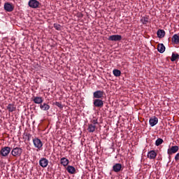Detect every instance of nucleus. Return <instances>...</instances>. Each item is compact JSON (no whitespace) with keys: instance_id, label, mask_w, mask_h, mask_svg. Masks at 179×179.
I'll return each mask as SVG.
<instances>
[{"instance_id":"obj_28","label":"nucleus","mask_w":179,"mask_h":179,"mask_svg":"<svg viewBox=\"0 0 179 179\" xmlns=\"http://www.w3.org/2000/svg\"><path fill=\"white\" fill-rule=\"evenodd\" d=\"M141 22L143 24H146L149 22V18L147 17H143L141 19Z\"/></svg>"},{"instance_id":"obj_3","label":"nucleus","mask_w":179,"mask_h":179,"mask_svg":"<svg viewBox=\"0 0 179 179\" xmlns=\"http://www.w3.org/2000/svg\"><path fill=\"white\" fill-rule=\"evenodd\" d=\"M10 150H12L10 147H3L0 150V155L3 156V157H6V156L10 153Z\"/></svg>"},{"instance_id":"obj_10","label":"nucleus","mask_w":179,"mask_h":179,"mask_svg":"<svg viewBox=\"0 0 179 179\" xmlns=\"http://www.w3.org/2000/svg\"><path fill=\"white\" fill-rule=\"evenodd\" d=\"M39 165L41 166V167L45 169V167L48 166V159H47V158H41L39 160Z\"/></svg>"},{"instance_id":"obj_22","label":"nucleus","mask_w":179,"mask_h":179,"mask_svg":"<svg viewBox=\"0 0 179 179\" xmlns=\"http://www.w3.org/2000/svg\"><path fill=\"white\" fill-rule=\"evenodd\" d=\"M87 131L88 132H90V133L94 132V131H96V125L93 124H88Z\"/></svg>"},{"instance_id":"obj_13","label":"nucleus","mask_w":179,"mask_h":179,"mask_svg":"<svg viewBox=\"0 0 179 179\" xmlns=\"http://www.w3.org/2000/svg\"><path fill=\"white\" fill-rule=\"evenodd\" d=\"M156 156H157V154L155 150H151L148 152L147 155V157H148V159H156Z\"/></svg>"},{"instance_id":"obj_4","label":"nucleus","mask_w":179,"mask_h":179,"mask_svg":"<svg viewBox=\"0 0 179 179\" xmlns=\"http://www.w3.org/2000/svg\"><path fill=\"white\" fill-rule=\"evenodd\" d=\"M104 91L103 90H96L94 92H93V99H103V97H104Z\"/></svg>"},{"instance_id":"obj_16","label":"nucleus","mask_w":179,"mask_h":179,"mask_svg":"<svg viewBox=\"0 0 179 179\" xmlns=\"http://www.w3.org/2000/svg\"><path fill=\"white\" fill-rule=\"evenodd\" d=\"M66 171L69 174H76V169L71 165H69L66 168Z\"/></svg>"},{"instance_id":"obj_2","label":"nucleus","mask_w":179,"mask_h":179,"mask_svg":"<svg viewBox=\"0 0 179 179\" xmlns=\"http://www.w3.org/2000/svg\"><path fill=\"white\" fill-rule=\"evenodd\" d=\"M93 106L96 108H103L104 107V101L103 99H94L93 100Z\"/></svg>"},{"instance_id":"obj_7","label":"nucleus","mask_w":179,"mask_h":179,"mask_svg":"<svg viewBox=\"0 0 179 179\" xmlns=\"http://www.w3.org/2000/svg\"><path fill=\"white\" fill-rule=\"evenodd\" d=\"M28 5L30 8H33L34 9H36L38 8L40 5V2L37 0H30L28 3Z\"/></svg>"},{"instance_id":"obj_1","label":"nucleus","mask_w":179,"mask_h":179,"mask_svg":"<svg viewBox=\"0 0 179 179\" xmlns=\"http://www.w3.org/2000/svg\"><path fill=\"white\" fill-rule=\"evenodd\" d=\"M22 153H23V149L19 147H16L11 150V155L14 157H20V156H22Z\"/></svg>"},{"instance_id":"obj_18","label":"nucleus","mask_w":179,"mask_h":179,"mask_svg":"<svg viewBox=\"0 0 179 179\" xmlns=\"http://www.w3.org/2000/svg\"><path fill=\"white\" fill-rule=\"evenodd\" d=\"M33 101L35 103V104H42L43 103V98L40 96H35L33 99Z\"/></svg>"},{"instance_id":"obj_15","label":"nucleus","mask_w":179,"mask_h":179,"mask_svg":"<svg viewBox=\"0 0 179 179\" xmlns=\"http://www.w3.org/2000/svg\"><path fill=\"white\" fill-rule=\"evenodd\" d=\"M157 50L159 52H160V54H163V52L166 51V47L163 43H159L158 44V46H157Z\"/></svg>"},{"instance_id":"obj_32","label":"nucleus","mask_w":179,"mask_h":179,"mask_svg":"<svg viewBox=\"0 0 179 179\" xmlns=\"http://www.w3.org/2000/svg\"><path fill=\"white\" fill-rule=\"evenodd\" d=\"M171 156H169V159L171 158Z\"/></svg>"},{"instance_id":"obj_24","label":"nucleus","mask_w":179,"mask_h":179,"mask_svg":"<svg viewBox=\"0 0 179 179\" xmlns=\"http://www.w3.org/2000/svg\"><path fill=\"white\" fill-rule=\"evenodd\" d=\"M113 73L114 76H115L116 78L121 76V71H120L118 69H114L113 71Z\"/></svg>"},{"instance_id":"obj_21","label":"nucleus","mask_w":179,"mask_h":179,"mask_svg":"<svg viewBox=\"0 0 179 179\" xmlns=\"http://www.w3.org/2000/svg\"><path fill=\"white\" fill-rule=\"evenodd\" d=\"M172 42L174 43V44H179L178 34H176L172 36Z\"/></svg>"},{"instance_id":"obj_20","label":"nucleus","mask_w":179,"mask_h":179,"mask_svg":"<svg viewBox=\"0 0 179 179\" xmlns=\"http://www.w3.org/2000/svg\"><path fill=\"white\" fill-rule=\"evenodd\" d=\"M60 163L61 164H62V166H64V167L68 166V164H69V160L68 159H66V157H62L60 159Z\"/></svg>"},{"instance_id":"obj_12","label":"nucleus","mask_w":179,"mask_h":179,"mask_svg":"<svg viewBox=\"0 0 179 179\" xmlns=\"http://www.w3.org/2000/svg\"><path fill=\"white\" fill-rule=\"evenodd\" d=\"M122 164H115L113 166V170L115 173H120L122 169Z\"/></svg>"},{"instance_id":"obj_23","label":"nucleus","mask_w":179,"mask_h":179,"mask_svg":"<svg viewBox=\"0 0 179 179\" xmlns=\"http://www.w3.org/2000/svg\"><path fill=\"white\" fill-rule=\"evenodd\" d=\"M177 59H179V55L178 53H172V56L171 57V62H174V61H177Z\"/></svg>"},{"instance_id":"obj_9","label":"nucleus","mask_w":179,"mask_h":179,"mask_svg":"<svg viewBox=\"0 0 179 179\" xmlns=\"http://www.w3.org/2000/svg\"><path fill=\"white\" fill-rule=\"evenodd\" d=\"M4 9L6 10V12H13L15 6H13V5H12L10 3H5Z\"/></svg>"},{"instance_id":"obj_11","label":"nucleus","mask_w":179,"mask_h":179,"mask_svg":"<svg viewBox=\"0 0 179 179\" xmlns=\"http://www.w3.org/2000/svg\"><path fill=\"white\" fill-rule=\"evenodd\" d=\"M157 122H159V119L155 116L150 118L149 124L150 127H155V125H157Z\"/></svg>"},{"instance_id":"obj_27","label":"nucleus","mask_w":179,"mask_h":179,"mask_svg":"<svg viewBox=\"0 0 179 179\" xmlns=\"http://www.w3.org/2000/svg\"><path fill=\"white\" fill-rule=\"evenodd\" d=\"M55 106H57L60 110H62L64 108V106H62V103L61 102H55L54 103Z\"/></svg>"},{"instance_id":"obj_29","label":"nucleus","mask_w":179,"mask_h":179,"mask_svg":"<svg viewBox=\"0 0 179 179\" xmlns=\"http://www.w3.org/2000/svg\"><path fill=\"white\" fill-rule=\"evenodd\" d=\"M91 124H92V125H96L99 124V122L97 121V119H93L91 120Z\"/></svg>"},{"instance_id":"obj_14","label":"nucleus","mask_w":179,"mask_h":179,"mask_svg":"<svg viewBox=\"0 0 179 179\" xmlns=\"http://www.w3.org/2000/svg\"><path fill=\"white\" fill-rule=\"evenodd\" d=\"M40 108L43 111H48V110H50V105H48V103H41Z\"/></svg>"},{"instance_id":"obj_6","label":"nucleus","mask_w":179,"mask_h":179,"mask_svg":"<svg viewBox=\"0 0 179 179\" xmlns=\"http://www.w3.org/2000/svg\"><path fill=\"white\" fill-rule=\"evenodd\" d=\"M178 145H173L167 150L168 155L171 156V155H174V153H177L178 152Z\"/></svg>"},{"instance_id":"obj_33","label":"nucleus","mask_w":179,"mask_h":179,"mask_svg":"<svg viewBox=\"0 0 179 179\" xmlns=\"http://www.w3.org/2000/svg\"><path fill=\"white\" fill-rule=\"evenodd\" d=\"M0 58H1V55H0Z\"/></svg>"},{"instance_id":"obj_19","label":"nucleus","mask_w":179,"mask_h":179,"mask_svg":"<svg viewBox=\"0 0 179 179\" xmlns=\"http://www.w3.org/2000/svg\"><path fill=\"white\" fill-rule=\"evenodd\" d=\"M7 110L9 111V113H13V111H16V107H15V105L13 103H8L7 106Z\"/></svg>"},{"instance_id":"obj_26","label":"nucleus","mask_w":179,"mask_h":179,"mask_svg":"<svg viewBox=\"0 0 179 179\" xmlns=\"http://www.w3.org/2000/svg\"><path fill=\"white\" fill-rule=\"evenodd\" d=\"M54 27L56 30H58L59 31H61L62 30V26L59 24H54Z\"/></svg>"},{"instance_id":"obj_17","label":"nucleus","mask_w":179,"mask_h":179,"mask_svg":"<svg viewBox=\"0 0 179 179\" xmlns=\"http://www.w3.org/2000/svg\"><path fill=\"white\" fill-rule=\"evenodd\" d=\"M157 36L159 37V38H163L164 36H166V31L163 29H158L157 32Z\"/></svg>"},{"instance_id":"obj_30","label":"nucleus","mask_w":179,"mask_h":179,"mask_svg":"<svg viewBox=\"0 0 179 179\" xmlns=\"http://www.w3.org/2000/svg\"><path fill=\"white\" fill-rule=\"evenodd\" d=\"M175 160H176V162H178V160H179V153H177V154L176 155V156H175Z\"/></svg>"},{"instance_id":"obj_31","label":"nucleus","mask_w":179,"mask_h":179,"mask_svg":"<svg viewBox=\"0 0 179 179\" xmlns=\"http://www.w3.org/2000/svg\"><path fill=\"white\" fill-rule=\"evenodd\" d=\"M27 141H30V138H31V135L29 134L27 136Z\"/></svg>"},{"instance_id":"obj_5","label":"nucleus","mask_w":179,"mask_h":179,"mask_svg":"<svg viewBox=\"0 0 179 179\" xmlns=\"http://www.w3.org/2000/svg\"><path fill=\"white\" fill-rule=\"evenodd\" d=\"M33 143L34 147L39 150L43 148V141L38 138H33Z\"/></svg>"},{"instance_id":"obj_25","label":"nucleus","mask_w":179,"mask_h":179,"mask_svg":"<svg viewBox=\"0 0 179 179\" xmlns=\"http://www.w3.org/2000/svg\"><path fill=\"white\" fill-rule=\"evenodd\" d=\"M164 141L162 140V138H157L155 141V145L156 146H160V145H162V143H163Z\"/></svg>"},{"instance_id":"obj_8","label":"nucleus","mask_w":179,"mask_h":179,"mask_svg":"<svg viewBox=\"0 0 179 179\" xmlns=\"http://www.w3.org/2000/svg\"><path fill=\"white\" fill-rule=\"evenodd\" d=\"M108 40L109 41H121L122 36L121 35H111L108 37Z\"/></svg>"}]
</instances>
